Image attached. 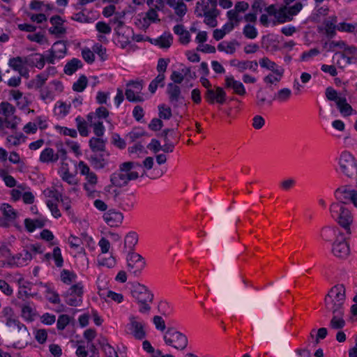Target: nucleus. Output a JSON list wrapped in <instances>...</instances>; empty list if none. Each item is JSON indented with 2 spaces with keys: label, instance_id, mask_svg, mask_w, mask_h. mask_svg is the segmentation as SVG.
<instances>
[{
  "label": "nucleus",
  "instance_id": "nucleus-28",
  "mask_svg": "<svg viewBox=\"0 0 357 357\" xmlns=\"http://www.w3.org/2000/svg\"><path fill=\"white\" fill-rule=\"evenodd\" d=\"M213 9L217 8L206 3V1L200 0L197 2L195 13L197 17H202L207 13L211 12Z\"/></svg>",
  "mask_w": 357,
  "mask_h": 357
},
{
  "label": "nucleus",
  "instance_id": "nucleus-48",
  "mask_svg": "<svg viewBox=\"0 0 357 357\" xmlns=\"http://www.w3.org/2000/svg\"><path fill=\"white\" fill-rule=\"evenodd\" d=\"M88 84V79L86 76L82 75L79 77L77 82L73 85L74 91L77 92H82L84 90Z\"/></svg>",
  "mask_w": 357,
  "mask_h": 357
},
{
  "label": "nucleus",
  "instance_id": "nucleus-63",
  "mask_svg": "<svg viewBox=\"0 0 357 357\" xmlns=\"http://www.w3.org/2000/svg\"><path fill=\"white\" fill-rule=\"evenodd\" d=\"M46 80L47 77L45 75H38L34 79L31 81V84L32 86L36 89H40L44 85Z\"/></svg>",
  "mask_w": 357,
  "mask_h": 357
},
{
  "label": "nucleus",
  "instance_id": "nucleus-58",
  "mask_svg": "<svg viewBox=\"0 0 357 357\" xmlns=\"http://www.w3.org/2000/svg\"><path fill=\"white\" fill-rule=\"evenodd\" d=\"M137 242V236L135 233H129L125 238V246L132 248Z\"/></svg>",
  "mask_w": 357,
  "mask_h": 357
},
{
  "label": "nucleus",
  "instance_id": "nucleus-55",
  "mask_svg": "<svg viewBox=\"0 0 357 357\" xmlns=\"http://www.w3.org/2000/svg\"><path fill=\"white\" fill-rule=\"evenodd\" d=\"M243 33L246 38L250 39H254L257 36V29L251 24H247L245 26Z\"/></svg>",
  "mask_w": 357,
  "mask_h": 357
},
{
  "label": "nucleus",
  "instance_id": "nucleus-53",
  "mask_svg": "<svg viewBox=\"0 0 357 357\" xmlns=\"http://www.w3.org/2000/svg\"><path fill=\"white\" fill-rule=\"evenodd\" d=\"M357 28L356 24H351V23H346L342 22L340 23L337 26V29L341 31H346L348 33H354L356 31Z\"/></svg>",
  "mask_w": 357,
  "mask_h": 357
},
{
  "label": "nucleus",
  "instance_id": "nucleus-25",
  "mask_svg": "<svg viewBox=\"0 0 357 357\" xmlns=\"http://www.w3.org/2000/svg\"><path fill=\"white\" fill-rule=\"evenodd\" d=\"M10 95L13 100L16 101L17 105L20 109H24L29 105V101L26 97L23 96V93L19 90H11Z\"/></svg>",
  "mask_w": 357,
  "mask_h": 357
},
{
  "label": "nucleus",
  "instance_id": "nucleus-37",
  "mask_svg": "<svg viewBox=\"0 0 357 357\" xmlns=\"http://www.w3.org/2000/svg\"><path fill=\"white\" fill-rule=\"evenodd\" d=\"M24 224L26 229L32 232L34 231L36 228H41L45 225V221L43 220H31V219H26L24 220Z\"/></svg>",
  "mask_w": 357,
  "mask_h": 357
},
{
  "label": "nucleus",
  "instance_id": "nucleus-45",
  "mask_svg": "<svg viewBox=\"0 0 357 357\" xmlns=\"http://www.w3.org/2000/svg\"><path fill=\"white\" fill-rule=\"evenodd\" d=\"M61 177L63 181L69 185H77L78 183L75 176L69 172L68 168H65L63 172L61 174Z\"/></svg>",
  "mask_w": 357,
  "mask_h": 357
},
{
  "label": "nucleus",
  "instance_id": "nucleus-40",
  "mask_svg": "<svg viewBox=\"0 0 357 357\" xmlns=\"http://www.w3.org/2000/svg\"><path fill=\"white\" fill-rule=\"evenodd\" d=\"M0 177L3 179L6 186L13 188L16 185L15 179L10 175L4 169H0Z\"/></svg>",
  "mask_w": 357,
  "mask_h": 357
},
{
  "label": "nucleus",
  "instance_id": "nucleus-50",
  "mask_svg": "<svg viewBox=\"0 0 357 357\" xmlns=\"http://www.w3.org/2000/svg\"><path fill=\"white\" fill-rule=\"evenodd\" d=\"M90 160L93 167L96 169H102L107 163L106 160L101 155H93L91 156Z\"/></svg>",
  "mask_w": 357,
  "mask_h": 357
},
{
  "label": "nucleus",
  "instance_id": "nucleus-51",
  "mask_svg": "<svg viewBox=\"0 0 357 357\" xmlns=\"http://www.w3.org/2000/svg\"><path fill=\"white\" fill-rule=\"evenodd\" d=\"M76 122L79 134L84 137L88 136L89 132L86 122L79 116L76 118Z\"/></svg>",
  "mask_w": 357,
  "mask_h": 357
},
{
  "label": "nucleus",
  "instance_id": "nucleus-4",
  "mask_svg": "<svg viewBox=\"0 0 357 357\" xmlns=\"http://www.w3.org/2000/svg\"><path fill=\"white\" fill-rule=\"evenodd\" d=\"M330 211L332 215H336V221L347 234H351V225L354 221V216L351 211L340 203H333L331 205Z\"/></svg>",
  "mask_w": 357,
  "mask_h": 357
},
{
  "label": "nucleus",
  "instance_id": "nucleus-18",
  "mask_svg": "<svg viewBox=\"0 0 357 357\" xmlns=\"http://www.w3.org/2000/svg\"><path fill=\"white\" fill-rule=\"evenodd\" d=\"M167 93L169 96V102L174 107H177L179 101L183 98L181 95V88L175 84H168Z\"/></svg>",
  "mask_w": 357,
  "mask_h": 357
},
{
  "label": "nucleus",
  "instance_id": "nucleus-54",
  "mask_svg": "<svg viewBox=\"0 0 357 357\" xmlns=\"http://www.w3.org/2000/svg\"><path fill=\"white\" fill-rule=\"evenodd\" d=\"M142 347L144 351L151 354L152 357H159L161 355V351L160 350H155L147 340H144L142 342Z\"/></svg>",
  "mask_w": 357,
  "mask_h": 357
},
{
  "label": "nucleus",
  "instance_id": "nucleus-14",
  "mask_svg": "<svg viewBox=\"0 0 357 357\" xmlns=\"http://www.w3.org/2000/svg\"><path fill=\"white\" fill-rule=\"evenodd\" d=\"M27 61L26 58L17 56L9 60L8 66L13 70L17 71L20 76L26 77L28 76V70L24 66V64L27 63Z\"/></svg>",
  "mask_w": 357,
  "mask_h": 357
},
{
  "label": "nucleus",
  "instance_id": "nucleus-29",
  "mask_svg": "<svg viewBox=\"0 0 357 357\" xmlns=\"http://www.w3.org/2000/svg\"><path fill=\"white\" fill-rule=\"evenodd\" d=\"M239 43L236 40L229 42H222L218 45V50L220 52H224L229 54H232L236 52V47Z\"/></svg>",
  "mask_w": 357,
  "mask_h": 357
},
{
  "label": "nucleus",
  "instance_id": "nucleus-26",
  "mask_svg": "<svg viewBox=\"0 0 357 357\" xmlns=\"http://www.w3.org/2000/svg\"><path fill=\"white\" fill-rule=\"evenodd\" d=\"M336 195L338 199H342V196L343 198L349 199L354 205L357 207V191L346 189H337L336 191Z\"/></svg>",
  "mask_w": 357,
  "mask_h": 357
},
{
  "label": "nucleus",
  "instance_id": "nucleus-43",
  "mask_svg": "<svg viewBox=\"0 0 357 357\" xmlns=\"http://www.w3.org/2000/svg\"><path fill=\"white\" fill-rule=\"evenodd\" d=\"M337 105L340 109V112L343 115L349 116L351 114L353 109L351 107L347 102L346 99L344 98L337 100Z\"/></svg>",
  "mask_w": 357,
  "mask_h": 357
},
{
  "label": "nucleus",
  "instance_id": "nucleus-42",
  "mask_svg": "<svg viewBox=\"0 0 357 357\" xmlns=\"http://www.w3.org/2000/svg\"><path fill=\"white\" fill-rule=\"evenodd\" d=\"M45 61V56L40 54H34L30 58V62L38 69L44 68Z\"/></svg>",
  "mask_w": 357,
  "mask_h": 357
},
{
  "label": "nucleus",
  "instance_id": "nucleus-12",
  "mask_svg": "<svg viewBox=\"0 0 357 357\" xmlns=\"http://www.w3.org/2000/svg\"><path fill=\"white\" fill-rule=\"evenodd\" d=\"M115 32L118 36V42L122 48H125L130 42L132 35V29L128 26H119L114 28Z\"/></svg>",
  "mask_w": 357,
  "mask_h": 357
},
{
  "label": "nucleus",
  "instance_id": "nucleus-39",
  "mask_svg": "<svg viewBox=\"0 0 357 357\" xmlns=\"http://www.w3.org/2000/svg\"><path fill=\"white\" fill-rule=\"evenodd\" d=\"M51 50L55 54H57L61 59L66 55L67 48L63 42L59 41L52 45Z\"/></svg>",
  "mask_w": 357,
  "mask_h": 357
},
{
  "label": "nucleus",
  "instance_id": "nucleus-61",
  "mask_svg": "<svg viewBox=\"0 0 357 357\" xmlns=\"http://www.w3.org/2000/svg\"><path fill=\"white\" fill-rule=\"evenodd\" d=\"M82 55L84 61L89 63H93L95 60L93 51L89 48H84L82 50Z\"/></svg>",
  "mask_w": 357,
  "mask_h": 357
},
{
  "label": "nucleus",
  "instance_id": "nucleus-57",
  "mask_svg": "<svg viewBox=\"0 0 357 357\" xmlns=\"http://www.w3.org/2000/svg\"><path fill=\"white\" fill-rule=\"evenodd\" d=\"M139 93H137L135 90L132 89H127L126 91V98L129 101L132 102H141L143 100V98L139 95Z\"/></svg>",
  "mask_w": 357,
  "mask_h": 357
},
{
  "label": "nucleus",
  "instance_id": "nucleus-52",
  "mask_svg": "<svg viewBox=\"0 0 357 357\" xmlns=\"http://www.w3.org/2000/svg\"><path fill=\"white\" fill-rule=\"evenodd\" d=\"M61 280L66 284H70L75 281L77 275L69 271L63 270L61 274Z\"/></svg>",
  "mask_w": 357,
  "mask_h": 357
},
{
  "label": "nucleus",
  "instance_id": "nucleus-60",
  "mask_svg": "<svg viewBox=\"0 0 357 357\" xmlns=\"http://www.w3.org/2000/svg\"><path fill=\"white\" fill-rule=\"evenodd\" d=\"M93 52L96 53L102 61L107 59L106 48L103 47L100 44H96L93 46Z\"/></svg>",
  "mask_w": 357,
  "mask_h": 357
},
{
  "label": "nucleus",
  "instance_id": "nucleus-41",
  "mask_svg": "<svg viewBox=\"0 0 357 357\" xmlns=\"http://www.w3.org/2000/svg\"><path fill=\"white\" fill-rule=\"evenodd\" d=\"M89 146L93 151H103L105 150V142L100 138L92 137L89 141Z\"/></svg>",
  "mask_w": 357,
  "mask_h": 357
},
{
  "label": "nucleus",
  "instance_id": "nucleus-9",
  "mask_svg": "<svg viewBox=\"0 0 357 357\" xmlns=\"http://www.w3.org/2000/svg\"><path fill=\"white\" fill-rule=\"evenodd\" d=\"M339 165L342 172L349 176H351L356 171L355 158L348 151H343L340 154Z\"/></svg>",
  "mask_w": 357,
  "mask_h": 357
},
{
  "label": "nucleus",
  "instance_id": "nucleus-31",
  "mask_svg": "<svg viewBox=\"0 0 357 357\" xmlns=\"http://www.w3.org/2000/svg\"><path fill=\"white\" fill-rule=\"evenodd\" d=\"M333 317L330 322V326L333 329L338 330L345 326V321L343 318L344 313H332Z\"/></svg>",
  "mask_w": 357,
  "mask_h": 357
},
{
  "label": "nucleus",
  "instance_id": "nucleus-33",
  "mask_svg": "<svg viewBox=\"0 0 357 357\" xmlns=\"http://www.w3.org/2000/svg\"><path fill=\"white\" fill-rule=\"evenodd\" d=\"M219 13L218 9H213L211 12L207 13L202 16L204 17V22L210 27H215L218 25L216 18Z\"/></svg>",
  "mask_w": 357,
  "mask_h": 357
},
{
  "label": "nucleus",
  "instance_id": "nucleus-46",
  "mask_svg": "<svg viewBox=\"0 0 357 357\" xmlns=\"http://www.w3.org/2000/svg\"><path fill=\"white\" fill-rule=\"evenodd\" d=\"M259 64L261 68L268 69L272 72L280 70V69L278 68V65L275 62L271 61L268 57H263L261 59L259 60Z\"/></svg>",
  "mask_w": 357,
  "mask_h": 357
},
{
  "label": "nucleus",
  "instance_id": "nucleus-62",
  "mask_svg": "<svg viewBox=\"0 0 357 357\" xmlns=\"http://www.w3.org/2000/svg\"><path fill=\"white\" fill-rule=\"evenodd\" d=\"M77 168L79 170L80 174L82 175L85 176V177L89 176V175L95 174L94 172L91 171L89 167L83 161H80L78 163Z\"/></svg>",
  "mask_w": 357,
  "mask_h": 357
},
{
  "label": "nucleus",
  "instance_id": "nucleus-8",
  "mask_svg": "<svg viewBox=\"0 0 357 357\" xmlns=\"http://www.w3.org/2000/svg\"><path fill=\"white\" fill-rule=\"evenodd\" d=\"M333 255L339 259H347L350 255L349 245L342 233L337 236L332 245Z\"/></svg>",
  "mask_w": 357,
  "mask_h": 357
},
{
  "label": "nucleus",
  "instance_id": "nucleus-21",
  "mask_svg": "<svg viewBox=\"0 0 357 357\" xmlns=\"http://www.w3.org/2000/svg\"><path fill=\"white\" fill-rule=\"evenodd\" d=\"M123 216L121 213L109 210L103 215V219L110 227L119 226L123 220Z\"/></svg>",
  "mask_w": 357,
  "mask_h": 357
},
{
  "label": "nucleus",
  "instance_id": "nucleus-10",
  "mask_svg": "<svg viewBox=\"0 0 357 357\" xmlns=\"http://www.w3.org/2000/svg\"><path fill=\"white\" fill-rule=\"evenodd\" d=\"M83 287L81 284L72 286L66 293V301L71 306H78L82 302Z\"/></svg>",
  "mask_w": 357,
  "mask_h": 357
},
{
  "label": "nucleus",
  "instance_id": "nucleus-17",
  "mask_svg": "<svg viewBox=\"0 0 357 357\" xmlns=\"http://www.w3.org/2000/svg\"><path fill=\"white\" fill-rule=\"evenodd\" d=\"M85 181L84 189L86 192L87 196L91 198L96 197L98 194L96 189L98 181L97 175L96 174H91L89 176L85 177Z\"/></svg>",
  "mask_w": 357,
  "mask_h": 357
},
{
  "label": "nucleus",
  "instance_id": "nucleus-49",
  "mask_svg": "<svg viewBox=\"0 0 357 357\" xmlns=\"http://www.w3.org/2000/svg\"><path fill=\"white\" fill-rule=\"evenodd\" d=\"M172 43V36L170 34H164L157 40L156 44L162 48H168Z\"/></svg>",
  "mask_w": 357,
  "mask_h": 357
},
{
  "label": "nucleus",
  "instance_id": "nucleus-34",
  "mask_svg": "<svg viewBox=\"0 0 357 357\" xmlns=\"http://www.w3.org/2000/svg\"><path fill=\"white\" fill-rule=\"evenodd\" d=\"M82 67V61L77 59H73L68 61L64 68V72L68 75H73L77 69Z\"/></svg>",
  "mask_w": 357,
  "mask_h": 357
},
{
  "label": "nucleus",
  "instance_id": "nucleus-36",
  "mask_svg": "<svg viewBox=\"0 0 357 357\" xmlns=\"http://www.w3.org/2000/svg\"><path fill=\"white\" fill-rule=\"evenodd\" d=\"M43 194L47 200L51 199L54 202H58L61 197V194L54 187L45 189Z\"/></svg>",
  "mask_w": 357,
  "mask_h": 357
},
{
  "label": "nucleus",
  "instance_id": "nucleus-3",
  "mask_svg": "<svg viewBox=\"0 0 357 357\" xmlns=\"http://www.w3.org/2000/svg\"><path fill=\"white\" fill-rule=\"evenodd\" d=\"M131 295L139 305V311L146 313L151 310L150 303L153 301V294L144 284L134 283L132 286Z\"/></svg>",
  "mask_w": 357,
  "mask_h": 357
},
{
  "label": "nucleus",
  "instance_id": "nucleus-20",
  "mask_svg": "<svg viewBox=\"0 0 357 357\" xmlns=\"http://www.w3.org/2000/svg\"><path fill=\"white\" fill-rule=\"evenodd\" d=\"M135 174L124 176L120 171L119 172H115L111 175L110 182L116 187L122 188L128 185V182L132 180H135Z\"/></svg>",
  "mask_w": 357,
  "mask_h": 357
},
{
  "label": "nucleus",
  "instance_id": "nucleus-35",
  "mask_svg": "<svg viewBox=\"0 0 357 357\" xmlns=\"http://www.w3.org/2000/svg\"><path fill=\"white\" fill-rule=\"evenodd\" d=\"M284 70L283 68H280V70H275L273 72L274 75L269 74L266 75L264 80L266 84H276L281 80V78L284 74Z\"/></svg>",
  "mask_w": 357,
  "mask_h": 357
},
{
  "label": "nucleus",
  "instance_id": "nucleus-1",
  "mask_svg": "<svg viewBox=\"0 0 357 357\" xmlns=\"http://www.w3.org/2000/svg\"><path fill=\"white\" fill-rule=\"evenodd\" d=\"M346 303V288L342 284L333 287L324 299L327 310L331 313H344Z\"/></svg>",
  "mask_w": 357,
  "mask_h": 357
},
{
  "label": "nucleus",
  "instance_id": "nucleus-16",
  "mask_svg": "<svg viewBox=\"0 0 357 357\" xmlns=\"http://www.w3.org/2000/svg\"><path fill=\"white\" fill-rule=\"evenodd\" d=\"M167 4L174 10L179 20H181L188 11L183 0H167Z\"/></svg>",
  "mask_w": 357,
  "mask_h": 357
},
{
  "label": "nucleus",
  "instance_id": "nucleus-19",
  "mask_svg": "<svg viewBox=\"0 0 357 357\" xmlns=\"http://www.w3.org/2000/svg\"><path fill=\"white\" fill-rule=\"evenodd\" d=\"M1 210L6 220L0 219V226L6 227L9 225L8 222L14 221L17 216V213L16 211L8 204H3L1 206Z\"/></svg>",
  "mask_w": 357,
  "mask_h": 357
},
{
  "label": "nucleus",
  "instance_id": "nucleus-30",
  "mask_svg": "<svg viewBox=\"0 0 357 357\" xmlns=\"http://www.w3.org/2000/svg\"><path fill=\"white\" fill-rule=\"evenodd\" d=\"M59 159V155L54 153V151L51 148L44 149L40 155V160L42 162H55Z\"/></svg>",
  "mask_w": 357,
  "mask_h": 357
},
{
  "label": "nucleus",
  "instance_id": "nucleus-2",
  "mask_svg": "<svg viewBox=\"0 0 357 357\" xmlns=\"http://www.w3.org/2000/svg\"><path fill=\"white\" fill-rule=\"evenodd\" d=\"M303 4L300 2L296 3L294 6H289L284 3V6L276 9L274 5L266 8L265 11L269 15L275 17L278 23H284L292 20L294 16L297 15L302 9Z\"/></svg>",
  "mask_w": 357,
  "mask_h": 357
},
{
  "label": "nucleus",
  "instance_id": "nucleus-64",
  "mask_svg": "<svg viewBox=\"0 0 357 357\" xmlns=\"http://www.w3.org/2000/svg\"><path fill=\"white\" fill-rule=\"evenodd\" d=\"M27 38L33 42L43 44L46 41L45 37L40 33H31L27 36Z\"/></svg>",
  "mask_w": 357,
  "mask_h": 357
},
{
  "label": "nucleus",
  "instance_id": "nucleus-6",
  "mask_svg": "<svg viewBox=\"0 0 357 357\" xmlns=\"http://www.w3.org/2000/svg\"><path fill=\"white\" fill-rule=\"evenodd\" d=\"M163 339L166 344L178 350H183L188 345L187 337L174 328H169Z\"/></svg>",
  "mask_w": 357,
  "mask_h": 357
},
{
  "label": "nucleus",
  "instance_id": "nucleus-11",
  "mask_svg": "<svg viewBox=\"0 0 357 357\" xmlns=\"http://www.w3.org/2000/svg\"><path fill=\"white\" fill-rule=\"evenodd\" d=\"M144 258L138 253L130 252L127 257L128 271L134 274L140 273L145 266Z\"/></svg>",
  "mask_w": 357,
  "mask_h": 357
},
{
  "label": "nucleus",
  "instance_id": "nucleus-23",
  "mask_svg": "<svg viewBox=\"0 0 357 357\" xmlns=\"http://www.w3.org/2000/svg\"><path fill=\"white\" fill-rule=\"evenodd\" d=\"M19 333L17 334V340L15 343L16 347L22 348L27 345L30 339V334L26 326H19Z\"/></svg>",
  "mask_w": 357,
  "mask_h": 357
},
{
  "label": "nucleus",
  "instance_id": "nucleus-24",
  "mask_svg": "<svg viewBox=\"0 0 357 357\" xmlns=\"http://www.w3.org/2000/svg\"><path fill=\"white\" fill-rule=\"evenodd\" d=\"M50 22L52 26L50 28L49 31L53 34H62L66 32L65 28L62 25V20L59 16L51 17Z\"/></svg>",
  "mask_w": 357,
  "mask_h": 357
},
{
  "label": "nucleus",
  "instance_id": "nucleus-7",
  "mask_svg": "<svg viewBox=\"0 0 357 357\" xmlns=\"http://www.w3.org/2000/svg\"><path fill=\"white\" fill-rule=\"evenodd\" d=\"M15 108L8 102L0 103V114L4 116L6 121V128L15 129L19 119L15 115Z\"/></svg>",
  "mask_w": 357,
  "mask_h": 357
},
{
  "label": "nucleus",
  "instance_id": "nucleus-27",
  "mask_svg": "<svg viewBox=\"0 0 357 357\" xmlns=\"http://www.w3.org/2000/svg\"><path fill=\"white\" fill-rule=\"evenodd\" d=\"M136 166L140 167V165L139 163H135L132 162H126L122 163L119 166V171L123 173L124 176H128L130 177V175L135 174V180L137 179L139 177V174L137 172L131 171V169Z\"/></svg>",
  "mask_w": 357,
  "mask_h": 357
},
{
  "label": "nucleus",
  "instance_id": "nucleus-44",
  "mask_svg": "<svg viewBox=\"0 0 357 357\" xmlns=\"http://www.w3.org/2000/svg\"><path fill=\"white\" fill-rule=\"evenodd\" d=\"M291 96V91L288 88H283L275 94V99L280 102L287 101Z\"/></svg>",
  "mask_w": 357,
  "mask_h": 357
},
{
  "label": "nucleus",
  "instance_id": "nucleus-13",
  "mask_svg": "<svg viewBox=\"0 0 357 357\" xmlns=\"http://www.w3.org/2000/svg\"><path fill=\"white\" fill-rule=\"evenodd\" d=\"M205 96L210 103H213L216 101L220 104H222L226 100V93L224 89L220 86H216L215 91L208 89L206 92Z\"/></svg>",
  "mask_w": 357,
  "mask_h": 357
},
{
  "label": "nucleus",
  "instance_id": "nucleus-32",
  "mask_svg": "<svg viewBox=\"0 0 357 357\" xmlns=\"http://www.w3.org/2000/svg\"><path fill=\"white\" fill-rule=\"evenodd\" d=\"M32 254L29 252V249L24 250L22 252L17 254L14 259L15 263L19 266H23L32 259Z\"/></svg>",
  "mask_w": 357,
  "mask_h": 357
},
{
  "label": "nucleus",
  "instance_id": "nucleus-38",
  "mask_svg": "<svg viewBox=\"0 0 357 357\" xmlns=\"http://www.w3.org/2000/svg\"><path fill=\"white\" fill-rule=\"evenodd\" d=\"M258 67V63L257 61H242L241 62H237L236 68L239 70V71L243 72L247 69L253 70L256 71Z\"/></svg>",
  "mask_w": 357,
  "mask_h": 357
},
{
  "label": "nucleus",
  "instance_id": "nucleus-56",
  "mask_svg": "<svg viewBox=\"0 0 357 357\" xmlns=\"http://www.w3.org/2000/svg\"><path fill=\"white\" fill-rule=\"evenodd\" d=\"M159 116L160 119H169L172 116V110L169 107L161 105L158 106Z\"/></svg>",
  "mask_w": 357,
  "mask_h": 357
},
{
  "label": "nucleus",
  "instance_id": "nucleus-5",
  "mask_svg": "<svg viewBox=\"0 0 357 357\" xmlns=\"http://www.w3.org/2000/svg\"><path fill=\"white\" fill-rule=\"evenodd\" d=\"M125 332L135 340H144L146 335L145 324L135 314H130L125 325Z\"/></svg>",
  "mask_w": 357,
  "mask_h": 357
},
{
  "label": "nucleus",
  "instance_id": "nucleus-47",
  "mask_svg": "<svg viewBox=\"0 0 357 357\" xmlns=\"http://www.w3.org/2000/svg\"><path fill=\"white\" fill-rule=\"evenodd\" d=\"M164 79L165 75L164 74H158V75L153 79L151 84H149V91L153 93L155 92L158 86H164Z\"/></svg>",
  "mask_w": 357,
  "mask_h": 357
},
{
  "label": "nucleus",
  "instance_id": "nucleus-15",
  "mask_svg": "<svg viewBox=\"0 0 357 357\" xmlns=\"http://www.w3.org/2000/svg\"><path fill=\"white\" fill-rule=\"evenodd\" d=\"M160 20L157 12L153 10H149L143 17L138 20V25L141 29L146 30L152 23L160 22Z\"/></svg>",
  "mask_w": 357,
  "mask_h": 357
},
{
  "label": "nucleus",
  "instance_id": "nucleus-59",
  "mask_svg": "<svg viewBox=\"0 0 357 357\" xmlns=\"http://www.w3.org/2000/svg\"><path fill=\"white\" fill-rule=\"evenodd\" d=\"M335 59L337 65L340 68H343L344 65L350 63V58L343 53L335 54Z\"/></svg>",
  "mask_w": 357,
  "mask_h": 357
},
{
  "label": "nucleus",
  "instance_id": "nucleus-22",
  "mask_svg": "<svg viewBox=\"0 0 357 357\" xmlns=\"http://www.w3.org/2000/svg\"><path fill=\"white\" fill-rule=\"evenodd\" d=\"M225 86L232 89L238 95L244 96L245 94L243 84L241 82L236 80L232 76H227L225 77Z\"/></svg>",
  "mask_w": 357,
  "mask_h": 357
}]
</instances>
